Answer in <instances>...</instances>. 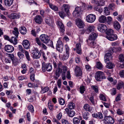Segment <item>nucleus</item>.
Returning a JSON list of instances; mask_svg holds the SVG:
<instances>
[{
	"mask_svg": "<svg viewBox=\"0 0 124 124\" xmlns=\"http://www.w3.org/2000/svg\"><path fill=\"white\" fill-rule=\"evenodd\" d=\"M81 11L80 8L79 7H76L73 13V15L74 17L77 18L79 16V12Z\"/></svg>",
	"mask_w": 124,
	"mask_h": 124,
	"instance_id": "6ab92c4d",
	"label": "nucleus"
},
{
	"mask_svg": "<svg viewBox=\"0 0 124 124\" xmlns=\"http://www.w3.org/2000/svg\"><path fill=\"white\" fill-rule=\"evenodd\" d=\"M111 59V55L110 54L107 53L104 56V60L106 62L108 61H109Z\"/></svg>",
	"mask_w": 124,
	"mask_h": 124,
	"instance_id": "cd10ccee",
	"label": "nucleus"
},
{
	"mask_svg": "<svg viewBox=\"0 0 124 124\" xmlns=\"http://www.w3.org/2000/svg\"><path fill=\"white\" fill-rule=\"evenodd\" d=\"M73 122L74 124H79L80 120L77 117H74L73 119Z\"/></svg>",
	"mask_w": 124,
	"mask_h": 124,
	"instance_id": "a19ab883",
	"label": "nucleus"
},
{
	"mask_svg": "<svg viewBox=\"0 0 124 124\" xmlns=\"http://www.w3.org/2000/svg\"><path fill=\"white\" fill-rule=\"evenodd\" d=\"M59 103L61 105H64L65 103V101L62 98H60L59 99Z\"/></svg>",
	"mask_w": 124,
	"mask_h": 124,
	"instance_id": "864d4df0",
	"label": "nucleus"
},
{
	"mask_svg": "<svg viewBox=\"0 0 124 124\" xmlns=\"http://www.w3.org/2000/svg\"><path fill=\"white\" fill-rule=\"evenodd\" d=\"M32 54L33 58L35 59H39L41 56V54L37 49H35L33 51Z\"/></svg>",
	"mask_w": 124,
	"mask_h": 124,
	"instance_id": "1a4fd4ad",
	"label": "nucleus"
},
{
	"mask_svg": "<svg viewBox=\"0 0 124 124\" xmlns=\"http://www.w3.org/2000/svg\"><path fill=\"white\" fill-rule=\"evenodd\" d=\"M22 45L23 47L25 49H28L30 47V43L29 41L27 40H23L22 42Z\"/></svg>",
	"mask_w": 124,
	"mask_h": 124,
	"instance_id": "dca6fc26",
	"label": "nucleus"
},
{
	"mask_svg": "<svg viewBox=\"0 0 124 124\" xmlns=\"http://www.w3.org/2000/svg\"><path fill=\"white\" fill-rule=\"evenodd\" d=\"M89 113L86 111L83 113L82 116L83 118L85 120H88L89 118Z\"/></svg>",
	"mask_w": 124,
	"mask_h": 124,
	"instance_id": "473e14b6",
	"label": "nucleus"
},
{
	"mask_svg": "<svg viewBox=\"0 0 124 124\" xmlns=\"http://www.w3.org/2000/svg\"><path fill=\"white\" fill-rule=\"evenodd\" d=\"M96 16L93 14H90L86 16V20L89 23H92L94 22L96 19Z\"/></svg>",
	"mask_w": 124,
	"mask_h": 124,
	"instance_id": "39448f33",
	"label": "nucleus"
},
{
	"mask_svg": "<svg viewBox=\"0 0 124 124\" xmlns=\"http://www.w3.org/2000/svg\"><path fill=\"white\" fill-rule=\"evenodd\" d=\"M91 88L96 93H98V87L96 85H92L91 86Z\"/></svg>",
	"mask_w": 124,
	"mask_h": 124,
	"instance_id": "09e8293b",
	"label": "nucleus"
},
{
	"mask_svg": "<svg viewBox=\"0 0 124 124\" xmlns=\"http://www.w3.org/2000/svg\"><path fill=\"white\" fill-rule=\"evenodd\" d=\"M94 28L95 27L93 25H89L88 26L86 30L84 29L81 31V33H85L87 34H89L94 30Z\"/></svg>",
	"mask_w": 124,
	"mask_h": 124,
	"instance_id": "6e6552de",
	"label": "nucleus"
},
{
	"mask_svg": "<svg viewBox=\"0 0 124 124\" xmlns=\"http://www.w3.org/2000/svg\"><path fill=\"white\" fill-rule=\"evenodd\" d=\"M59 15L62 18H64L65 16V14L64 12L61 11L59 13Z\"/></svg>",
	"mask_w": 124,
	"mask_h": 124,
	"instance_id": "4d7b16f0",
	"label": "nucleus"
},
{
	"mask_svg": "<svg viewBox=\"0 0 124 124\" xmlns=\"http://www.w3.org/2000/svg\"><path fill=\"white\" fill-rule=\"evenodd\" d=\"M35 22L38 23L40 24L42 21V19L41 16L39 15L36 16L34 18Z\"/></svg>",
	"mask_w": 124,
	"mask_h": 124,
	"instance_id": "a878e982",
	"label": "nucleus"
},
{
	"mask_svg": "<svg viewBox=\"0 0 124 124\" xmlns=\"http://www.w3.org/2000/svg\"><path fill=\"white\" fill-rule=\"evenodd\" d=\"M117 113L119 115H121L124 114V112L120 109H118L117 110Z\"/></svg>",
	"mask_w": 124,
	"mask_h": 124,
	"instance_id": "bf43d9fd",
	"label": "nucleus"
},
{
	"mask_svg": "<svg viewBox=\"0 0 124 124\" xmlns=\"http://www.w3.org/2000/svg\"><path fill=\"white\" fill-rule=\"evenodd\" d=\"M61 73L60 72H58V71H56L55 75L56 76L54 77V78L56 79H57L60 76Z\"/></svg>",
	"mask_w": 124,
	"mask_h": 124,
	"instance_id": "6e6d98bb",
	"label": "nucleus"
},
{
	"mask_svg": "<svg viewBox=\"0 0 124 124\" xmlns=\"http://www.w3.org/2000/svg\"><path fill=\"white\" fill-rule=\"evenodd\" d=\"M113 25L114 28L117 30H119L120 28V25L117 21H114L113 23Z\"/></svg>",
	"mask_w": 124,
	"mask_h": 124,
	"instance_id": "7c9ffc66",
	"label": "nucleus"
},
{
	"mask_svg": "<svg viewBox=\"0 0 124 124\" xmlns=\"http://www.w3.org/2000/svg\"><path fill=\"white\" fill-rule=\"evenodd\" d=\"M13 33L15 35L16 38L18 36V34L19 33L18 28L15 27L14 28V31H13Z\"/></svg>",
	"mask_w": 124,
	"mask_h": 124,
	"instance_id": "58836bf2",
	"label": "nucleus"
},
{
	"mask_svg": "<svg viewBox=\"0 0 124 124\" xmlns=\"http://www.w3.org/2000/svg\"><path fill=\"white\" fill-rule=\"evenodd\" d=\"M24 53L26 59L28 61L31 60V58L29 52L25 50Z\"/></svg>",
	"mask_w": 124,
	"mask_h": 124,
	"instance_id": "ea45409f",
	"label": "nucleus"
},
{
	"mask_svg": "<svg viewBox=\"0 0 124 124\" xmlns=\"http://www.w3.org/2000/svg\"><path fill=\"white\" fill-rule=\"evenodd\" d=\"M98 116L97 118L99 119H102L103 118V116L102 114L100 112H98L97 113Z\"/></svg>",
	"mask_w": 124,
	"mask_h": 124,
	"instance_id": "052dcab7",
	"label": "nucleus"
},
{
	"mask_svg": "<svg viewBox=\"0 0 124 124\" xmlns=\"http://www.w3.org/2000/svg\"><path fill=\"white\" fill-rule=\"evenodd\" d=\"M97 36V34L96 33L93 32L90 34L88 39L94 40Z\"/></svg>",
	"mask_w": 124,
	"mask_h": 124,
	"instance_id": "c85d7f7f",
	"label": "nucleus"
},
{
	"mask_svg": "<svg viewBox=\"0 0 124 124\" xmlns=\"http://www.w3.org/2000/svg\"><path fill=\"white\" fill-rule=\"evenodd\" d=\"M75 72L76 76H81L82 74V72L80 67L77 66L75 68Z\"/></svg>",
	"mask_w": 124,
	"mask_h": 124,
	"instance_id": "4468645a",
	"label": "nucleus"
},
{
	"mask_svg": "<svg viewBox=\"0 0 124 124\" xmlns=\"http://www.w3.org/2000/svg\"><path fill=\"white\" fill-rule=\"evenodd\" d=\"M57 84L58 86V88H60L61 87L62 84L61 79H59L58 80L57 82Z\"/></svg>",
	"mask_w": 124,
	"mask_h": 124,
	"instance_id": "e2e57ef3",
	"label": "nucleus"
},
{
	"mask_svg": "<svg viewBox=\"0 0 124 124\" xmlns=\"http://www.w3.org/2000/svg\"><path fill=\"white\" fill-rule=\"evenodd\" d=\"M20 33L23 35H25L27 32V29L25 27L22 26L19 29Z\"/></svg>",
	"mask_w": 124,
	"mask_h": 124,
	"instance_id": "2f4dec72",
	"label": "nucleus"
},
{
	"mask_svg": "<svg viewBox=\"0 0 124 124\" xmlns=\"http://www.w3.org/2000/svg\"><path fill=\"white\" fill-rule=\"evenodd\" d=\"M98 21L100 23H105L107 22V18L104 15H102L99 17Z\"/></svg>",
	"mask_w": 124,
	"mask_h": 124,
	"instance_id": "b1692460",
	"label": "nucleus"
},
{
	"mask_svg": "<svg viewBox=\"0 0 124 124\" xmlns=\"http://www.w3.org/2000/svg\"><path fill=\"white\" fill-rule=\"evenodd\" d=\"M65 52L62 57V60L64 61L67 59L69 57V48L67 45L65 46Z\"/></svg>",
	"mask_w": 124,
	"mask_h": 124,
	"instance_id": "7ed1b4c3",
	"label": "nucleus"
},
{
	"mask_svg": "<svg viewBox=\"0 0 124 124\" xmlns=\"http://www.w3.org/2000/svg\"><path fill=\"white\" fill-rule=\"evenodd\" d=\"M20 16L18 14L16 13L11 14L9 17L11 19H17L19 18Z\"/></svg>",
	"mask_w": 124,
	"mask_h": 124,
	"instance_id": "bb28decb",
	"label": "nucleus"
},
{
	"mask_svg": "<svg viewBox=\"0 0 124 124\" xmlns=\"http://www.w3.org/2000/svg\"><path fill=\"white\" fill-rule=\"evenodd\" d=\"M113 31L112 29H108L106 32V35H110L113 34Z\"/></svg>",
	"mask_w": 124,
	"mask_h": 124,
	"instance_id": "de8ad7c7",
	"label": "nucleus"
},
{
	"mask_svg": "<svg viewBox=\"0 0 124 124\" xmlns=\"http://www.w3.org/2000/svg\"><path fill=\"white\" fill-rule=\"evenodd\" d=\"M57 24L60 28V30L61 32H63L65 31V28L64 25L60 21L57 22Z\"/></svg>",
	"mask_w": 124,
	"mask_h": 124,
	"instance_id": "5701e85b",
	"label": "nucleus"
},
{
	"mask_svg": "<svg viewBox=\"0 0 124 124\" xmlns=\"http://www.w3.org/2000/svg\"><path fill=\"white\" fill-rule=\"evenodd\" d=\"M106 37L109 40L113 41L117 39V36L116 34H112L110 35H106Z\"/></svg>",
	"mask_w": 124,
	"mask_h": 124,
	"instance_id": "ddd939ff",
	"label": "nucleus"
},
{
	"mask_svg": "<svg viewBox=\"0 0 124 124\" xmlns=\"http://www.w3.org/2000/svg\"><path fill=\"white\" fill-rule=\"evenodd\" d=\"M46 23L50 26L53 27L54 25V23L53 20L49 18H46L45 20Z\"/></svg>",
	"mask_w": 124,
	"mask_h": 124,
	"instance_id": "f3484780",
	"label": "nucleus"
},
{
	"mask_svg": "<svg viewBox=\"0 0 124 124\" xmlns=\"http://www.w3.org/2000/svg\"><path fill=\"white\" fill-rule=\"evenodd\" d=\"M18 47L19 48L20 51H21L22 53H24V52L25 51V49L23 48L22 46L21 45H19Z\"/></svg>",
	"mask_w": 124,
	"mask_h": 124,
	"instance_id": "69168bd1",
	"label": "nucleus"
},
{
	"mask_svg": "<svg viewBox=\"0 0 124 124\" xmlns=\"http://www.w3.org/2000/svg\"><path fill=\"white\" fill-rule=\"evenodd\" d=\"M62 63L61 62H59L57 63V65L56 71H58V72L61 73V71H62V70L61 69V68H62Z\"/></svg>",
	"mask_w": 124,
	"mask_h": 124,
	"instance_id": "c756f323",
	"label": "nucleus"
},
{
	"mask_svg": "<svg viewBox=\"0 0 124 124\" xmlns=\"http://www.w3.org/2000/svg\"><path fill=\"white\" fill-rule=\"evenodd\" d=\"M100 99L102 100L105 101L106 100L105 96L102 94H101L100 95Z\"/></svg>",
	"mask_w": 124,
	"mask_h": 124,
	"instance_id": "774afa93",
	"label": "nucleus"
},
{
	"mask_svg": "<svg viewBox=\"0 0 124 124\" xmlns=\"http://www.w3.org/2000/svg\"><path fill=\"white\" fill-rule=\"evenodd\" d=\"M119 61L121 62H122V67L124 68V55L120 54L118 57Z\"/></svg>",
	"mask_w": 124,
	"mask_h": 124,
	"instance_id": "72a5a7b5",
	"label": "nucleus"
},
{
	"mask_svg": "<svg viewBox=\"0 0 124 124\" xmlns=\"http://www.w3.org/2000/svg\"><path fill=\"white\" fill-rule=\"evenodd\" d=\"M76 24L80 28H83L84 26V24L81 20L79 19H77L76 21Z\"/></svg>",
	"mask_w": 124,
	"mask_h": 124,
	"instance_id": "2eb2a0df",
	"label": "nucleus"
},
{
	"mask_svg": "<svg viewBox=\"0 0 124 124\" xmlns=\"http://www.w3.org/2000/svg\"><path fill=\"white\" fill-rule=\"evenodd\" d=\"M13 0H5L4 4L6 6L9 7L12 4Z\"/></svg>",
	"mask_w": 124,
	"mask_h": 124,
	"instance_id": "f704fd0d",
	"label": "nucleus"
},
{
	"mask_svg": "<svg viewBox=\"0 0 124 124\" xmlns=\"http://www.w3.org/2000/svg\"><path fill=\"white\" fill-rule=\"evenodd\" d=\"M96 67L100 70H101L103 68V65L100 62H98L96 63Z\"/></svg>",
	"mask_w": 124,
	"mask_h": 124,
	"instance_id": "a18cd8bd",
	"label": "nucleus"
},
{
	"mask_svg": "<svg viewBox=\"0 0 124 124\" xmlns=\"http://www.w3.org/2000/svg\"><path fill=\"white\" fill-rule=\"evenodd\" d=\"M98 29L99 31L101 32H105L107 29L106 26L104 24L100 25L98 27Z\"/></svg>",
	"mask_w": 124,
	"mask_h": 124,
	"instance_id": "a211bd4d",
	"label": "nucleus"
},
{
	"mask_svg": "<svg viewBox=\"0 0 124 124\" xmlns=\"http://www.w3.org/2000/svg\"><path fill=\"white\" fill-rule=\"evenodd\" d=\"M84 108L86 111H88L89 112L92 113L93 111V108L91 107L87 104H85L84 106Z\"/></svg>",
	"mask_w": 124,
	"mask_h": 124,
	"instance_id": "412c9836",
	"label": "nucleus"
},
{
	"mask_svg": "<svg viewBox=\"0 0 124 124\" xmlns=\"http://www.w3.org/2000/svg\"><path fill=\"white\" fill-rule=\"evenodd\" d=\"M35 41L38 45L43 49L45 50L46 49L47 47L43 43L41 42L39 38H36L35 39Z\"/></svg>",
	"mask_w": 124,
	"mask_h": 124,
	"instance_id": "9d476101",
	"label": "nucleus"
},
{
	"mask_svg": "<svg viewBox=\"0 0 124 124\" xmlns=\"http://www.w3.org/2000/svg\"><path fill=\"white\" fill-rule=\"evenodd\" d=\"M124 85V82L122 81H120L118 82L117 86V89L118 90L122 88Z\"/></svg>",
	"mask_w": 124,
	"mask_h": 124,
	"instance_id": "4c0bfd02",
	"label": "nucleus"
},
{
	"mask_svg": "<svg viewBox=\"0 0 124 124\" xmlns=\"http://www.w3.org/2000/svg\"><path fill=\"white\" fill-rule=\"evenodd\" d=\"M65 111L69 116L70 117H73L75 114V112L73 110H69L68 108L65 109Z\"/></svg>",
	"mask_w": 124,
	"mask_h": 124,
	"instance_id": "4be33fe9",
	"label": "nucleus"
},
{
	"mask_svg": "<svg viewBox=\"0 0 124 124\" xmlns=\"http://www.w3.org/2000/svg\"><path fill=\"white\" fill-rule=\"evenodd\" d=\"M70 6L68 4H64L62 7V10H64L68 16L70 15L69 9Z\"/></svg>",
	"mask_w": 124,
	"mask_h": 124,
	"instance_id": "9b49d317",
	"label": "nucleus"
},
{
	"mask_svg": "<svg viewBox=\"0 0 124 124\" xmlns=\"http://www.w3.org/2000/svg\"><path fill=\"white\" fill-rule=\"evenodd\" d=\"M8 57L12 61L13 63L15 62V61H16V60H14V56L13 54H10L8 55Z\"/></svg>",
	"mask_w": 124,
	"mask_h": 124,
	"instance_id": "603ef678",
	"label": "nucleus"
},
{
	"mask_svg": "<svg viewBox=\"0 0 124 124\" xmlns=\"http://www.w3.org/2000/svg\"><path fill=\"white\" fill-rule=\"evenodd\" d=\"M17 55L20 59L23 58L24 56V54L21 52H19L17 53Z\"/></svg>",
	"mask_w": 124,
	"mask_h": 124,
	"instance_id": "13d9d810",
	"label": "nucleus"
},
{
	"mask_svg": "<svg viewBox=\"0 0 124 124\" xmlns=\"http://www.w3.org/2000/svg\"><path fill=\"white\" fill-rule=\"evenodd\" d=\"M114 66L113 63L110 62L107 63L106 65L107 67L109 69L113 68L114 67Z\"/></svg>",
	"mask_w": 124,
	"mask_h": 124,
	"instance_id": "37998d69",
	"label": "nucleus"
},
{
	"mask_svg": "<svg viewBox=\"0 0 124 124\" xmlns=\"http://www.w3.org/2000/svg\"><path fill=\"white\" fill-rule=\"evenodd\" d=\"M77 53L79 54H82L81 49V45L80 43H77L76 45Z\"/></svg>",
	"mask_w": 124,
	"mask_h": 124,
	"instance_id": "393cba45",
	"label": "nucleus"
},
{
	"mask_svg": "<svg viewBox=\"0 0 124 124\" xmlns=\"http://www.w3.org/2000/svg\"><path fill=\"white\" fill-rule=\"evenodd\" d=\"M103 12L105 15H109L110 13V11L109 9L107 7H105L104 8Z\"/></svg>",
	"mask_w": 124,
	"mask_h": 124,
	"instance_id": "c9c22d12",
	"label": "nucleus"
},
{
	"mask_svg": "<svg viewBox=\"0 0 124 124\" xmlns=\"http://www.w3.org/2000/svg\"><path fill=\"white\" fill-rule=\"evenodd\" d=\"M60 38L59 39L56 45V49L60 53H62L63 50V45L62 42L60 40Z\"/></svg>",
	"mask_w": 124,
	"mask_h": 124,
	"instance_id": "f03ea898",
	"label": "nucleus"
},
{
	"mask_svg": "<svg viewBox=\"0 0 124 124\" xmlns=\"http://www.w3.org/2000/svg\"><path fill=\"white\" fill-rule=\"evenodd\" d=\"M28 108L29 110L31 113H33L34 112V107L33 106L31 105H29L28 107Z\"/></svg>",
	"mask_w": 124,
	"mask_h": 124,
	"instance_id": "8fccbe9b",
	"label": "nucleus"
},
{
	"mask_svg": "<svg viewBox=\"0 0 124 124\" xmlns=\"http://www.w3.org/2000/svg\"><path fill=\"white\" fill-rule=\"evenodd\" d=\"M49 5L50 8L52 9L55 11L58 10V8L56 6L51 4H49Z\"/></svg>",
	"mask_w": 124,
	"mask_h": 124,
	"instance_id": "79ce46f5",
	"label": "nucleus"
},
{
	"mask_svg": "<svg viewBox=\"0 0 124 124\" xmlns=\"http://www.w3.org/2000/svg\"><path fill=\"white\" fill-rule=\"evenodd\" d=\"M103 121L105 124H113L114 122V119L109 116L105 117Z\"/></svg>",
	"mask_w": 124,
	"mask_h": 124,
	"instance_id": "423d86ee",
	"label": "nucleus"
},
{
	"mask_svg": "<svg viewBox=\"0 0 124 124\" xmlns=\"http://www.w3.org/2000/svg\"><path fill=\"white\" fill-rule=\"evenodd\" d=\"M95 78L97 80L101 81L102 79H105L106 78L103 72L101 71H98L96 72Z\"/></svg>",
	"mask_w": 124,
	"mask_h": 124,
	"instance_id": "20e7f679",
	"label": "nucleus"
},
{
	"mask_svg": "<svg viewBox=\"0 0 124 124\" xmlns=\"http://www.w3.org/2000/svg\"><path fill=\"white\" fill-rule=\"evenodd\" d=\"M88 45L93 48H94L96 46V44L94 40L88 39L87 40Z\"/></svg>",
	"mask_w": 124,
	"mask_h": 124,
	"instance_id": "aec40b11",
	"label": "nucleus"
},
{
	"mask_svg": "<svg viewBox=\"0 0 124 124\" xmlns=\"http://www.w3.org/2000/svg\"><path fill=\"white\" fill-rule=\"evenodd\" d=\"M4 49L8 53H11L14 51V48L12 46L7 45L5 46Z\"/></svg>",
	"mask_w": 124,
	"mask_h": 124,
	"instance_id": "f8f14e48",
	"label": "nucleus"
},
{
	"mask_svg": "<svg viewBox=\"0 0 124 124\" xmlns=\"http://www.w3.org/2000/svg\"><path fill=\"white\" fill-rule=\"evenodd\" d=\"M49 88L48 87H45L44 88L42 89L41 92L43 93H45L47 92L49 90Z\"/></svg>",
	"mask_w": 124,
	"mask_h": 124,
	"instance_id": "3c124183",
	"label": "nucleus"
},
{
	"mask_svg": "<svg viewBox=\"0 0 124 124\" xmlns=\"http://www.w3.org/2000/svg\"><path fill=\"white\" fill-rule=\"evenodd\" d=\"M112 21V19L111 17L108 16L107 17V21L109 23H110Z\"/></svg>",
	"mask_w": 124,
	"mask_h": 124,
	"instance_id": "338daca9",
	"label": "nucleus"
},
{
	"mask_svg": "<svg viewBox=\"0 0 124 124\" xmlns=\"http://www.w3.org/2000/svg\"><path fill=\"white\" fill-rule=\"evenodd\" d=\"M116 19L119 22H121L123 19L122 16V15H119L117 17Z\"/></svg>",
	"mask_w": 124,
	"mask_h": 124,
	"instance_id": "0e129e2a",
	"label": "nucleus"
},
{
	"mask_svg": "<svg viewBox=\"0 0 124 124\" xmlns=\"http://www.w3.org/2000/svg\"><path fill=\"white\" fill-rule=\"evenodd\" d=\"M68 107L69 109H73L75 107V104L73 103L70 102L68 104Z\"/></svg>",
	"mask_w": 124,
	"mask_h": 124,
	"instance_id": "c03bdc74",
	"label": "nucleus"
},
{
	"mask_svg": "<svg viewBox=\"0 0 124 124\" xmlns=\"http://www.w3.org/2000/svg\"><path fill=\"white\" fill-rule=\"evenodd\" d=\"M9 41L11 43H12L14 45H16L17 43V40L16 38L12 37L11 38Z\"/></svg>",
	"mask_w": 124,
	"mask_h": 124,
	"instance_id": "e433bc0d",
	"label": "nucleus"
},
{
	"mask_svg": "<svg viewBox=\"0 0 124 124\" xmlns=\"http://www.w3.org/2000/svg\"><path fill=\"white\" fill-rule=\"evenodd\" d=\"M120 76L122 78H124V70H121L119 73Z\"/></svg>",
	"mask_w": 124,
	"mask_h": 124,
	"instance_id": "680f3d73",
	"label": "nucleus"
},
{
	"mask_svg": "<svg viewBox=\"0 0 124 124\" xmlns=\"http://www.w3.org/2000/svg\"><path fill=\"white\" fill-rule=\"evenodd\" d=\"M80 93L82 94L84 93V92L85 91V88L84 86H81L80 87Z\"/></svg>",
	"mask_w": 124,
	"mask_h": 124,
	"instance_id": "5fc2aeb1",
	"label": "nucleus"
},
{
	"mask_svg": "<svg viewBox=\"0 0 124 124\" xmlns=\"http://www.w3.org/2000/svg\"><path fill=\"white\" fill-rule=\"evenodd\" d=\"M42 68L43 71H45L46 70L48 71H50L52 69L51 64L49 63H46L44 62L42 63Z\"/></svg>",
	"mask_w": 124,
	"mask_h": 124,
	"instance_id": "f257e3e1",
	"label": "nucleus"
},
{
	"mask_svg": "<svg viewBox=\"0 0 124 124\" xmlns=\"http://www.w3.org/2000/svg\"><path fill=\"white\" fill-rule=\"evenodd\" d=\"M94 10L98 11L101 13L102 12L103 9L101 7H96L94 8Z\"/></svg>",
	"mask_w": 124,
	"mask_h": 124,
	"instance_id": "49530a36",
	"label": "nucleus"
},
{
	"mask_svg": "<svg viewBox=\"0 0 124 124\" xmlns=\"http://www.w3.org/2000/svg\"><path fill=\"white\" fill-rule=\"evenodd\" d=\"M40 40L43 43L46 44L48 43L50 39L49 37L45 34H42L40 36Z\"/></svg>",
	"mask_w": 124,
	"mask_h": 124,
	"instance_id": "0eeeda50",
	"label": "nucleus"
}]
</instances>
